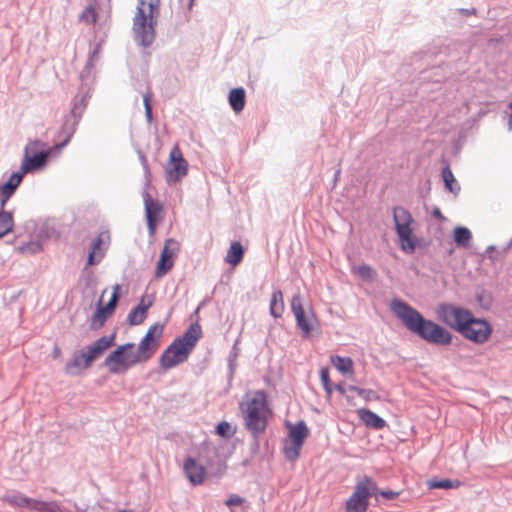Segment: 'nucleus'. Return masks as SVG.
<instances>
[{"instance_id": "nucleus-1", "label": "nucleus", "mask_w": 512, "mask_h": 512, "mask_svg": "<svg viewBox=\"0 0 512 512\" xmlns=\"http://www.w3.org/2000/svg\"><path fill=\"white\" fill-rule=\"evenodd\" d=\"M163 333L164 325L154 323L141 339L135 352L132 351L133 343L120 345L105 358L104 366L110 374H123L129 368L147 362L159 349Z\"/></svg>"}, {"instance_id": "nucleus-2", "label": "nucleus", "mask_w": 512, "mask_h": 512, "mask_svg": "<svg viewBox=\"0 0 512 512\" xmlns=\"http://www.w3.org/2000/svg\"><path fill=\"white\" fill-rule=\"evenodd\" d=\"M390 308L409 331L417 334L423 340L442 346L452 343V334L446 328L432 320L425 319L406 302L400 299H393Z\"/></svg>"}, {"instance_id": "nucleus-3", "label": "nucleus", "mask_w": 512, "mask_h": 512, "mask_svg": "<svg viewBox=\"0 0 512 512\" xmlns=\"http://www.w3.org/2000/svg\"><path fill=\"white\" fill-rule=\"evenodd\" d=\"M201 336L200 325L191 324L182 336L175 338L163 351L159 358L160 367L163 370H169L186 362Z\"/></svg>"}, {"instance_id": "nucleus-4", "label": "nucleus", "mask_w": 512, "mask_h": 512, "mask_svg": "<svg viewBox=\"0 0 512 512\" xmlns=\"http://www.w3.org/2000/svg\"><path fill=\"white\" fill-rule=\"evenodd\" d=\"M241 409L247 429L256 436L262 434L272 416L267 394L263 390L248 393Z\"/></svg>"}, {"instance_id": "nucleus-5", "label": "nucleus", "mask_w": 512, "mask_h": 512, "mask_svg": "<svg viewBox=\"0 0 512 512\" xmlns=\"http://www.w3.org/2000/svg\"><path fill=\"white\" fill-rule=\"evenodd\" d=\"M158 15L159 8L157 4L152 2L146 3L144 0L138 1L137 11L133 20V30L144 46L150 45L154 40V26Z\"/></svg>"}, {"instance_id": "nucleus-6", "label": "nucleus", "mask_w": 512, "mask_h": 512, "mask_svg": "<svg viewBox=\"0 0 512 512\" xmlns=\"http://www.w3.org/2000/svg\"><path fill=\"white\" fill-rule=\"evenodd\" d=\"M393 218L401 249L407 253L414 252L417 239L413 234L414 220L411 214L403 207H396L393 210Z\"/></svg>"}, {"instance_id": "nucleus-7", "label": "nucleus", "mask_w": 512, "mask_h": 512, "mask_svg": "<svg viewBox=\"0 0 512 512\" xmlns=\"http://www.w3.org/2000/svg\"><path fill=\"white\" fill-rule=\"evenodd\" d=\"M435 314L439 321L458 333L473 315L470 310L450 303H440L436 307Z\"/></svg>"}, {"instance_id": "nucleus-8", "label": "nucleus", "mask_w": 512, "mask_h": 512, "mask_svg": "<svg viewBox=\"0 0 512 512\" xmlns=\"http://www.w3.org/2000/svg\"><path fill=\"white\" fill-rule=\"evenodd\" d=\"M377 485L368 476L357 482L354 492L347 499L345 512H366L369 505V497L376 494Z\"/></svg>"}, {"instance_id": "nucleus-9", "label": "nucleus", "mask_w": 512, "mask_h": 512, "mask_svg": "<svg viewBox=\"0 0 512 512\" xmlns=\"http://www.w3.org/2000/svg\"><path fill=\"white\" fill-rule=\"evenodd\" d=\"M47 144L41 140L30 141L24 151V158L21 164L23 173H30L42 168L49 156Z\"/></svg>"}, {"instance_id": "nucleus-10", "label": "nucleus", "mask_w": 512, "mask_h": 512, "mask_svg": "<svg viewBox=\"0 0 512 512\" xmlns=\"http://www.w3.org/2000/svg\"><path fill=\"white\" fill-rule=\"evenodd\" d=\"M291 311L296 319L297 327L301 330L304 337L311 334L312 331L318 328L319 321L315 311L309 308L307 311L304 309L299 294L292 297Z\"/></svg>"}, {"instance_id": "nucleus-11", "label": "nucleus", "mask_w": 512, "mask_h": 512, "mask_svg": "<svg viewBox=\"0 0 512 512\" xmlns=\"http://www.w3.org/2000/svg\"><path fill=\"white\" fill-rule=\"evenodd\" d=\"M188 172V162L178 145H174L170 151L169 159L165 167V178L168 183L181 181Z\"/></svg>"}, {"instance_id": "nucleus-12", "label": "nucleus", "mask_w": 512, "mask_h": 512, "mask_svg": "<svg viewBox=\"0 0 512 512\" xmlns=\"http://www.w3.org/2000/svg\"><path fill=\"white\" fill-rule=\"evenodd\" d=\"M459 334L471 342L482 344L490 338L492 327L486 320L475 318L474 315H472Z\"/></svg>"}, {"instance_id": "nucleus-13", "label": "nucleus", "mask_w": 512, "mask_h": 512, "mask_svg": "<svg viewBox=\"0 0 512 512\" xmlns=\"http://www.w3.org/2000/svg\"><path fill=\"white\" fill-rule=\"evenodd\" d=\"M115 335L103 336L96 340L92 345L82 350L84 360L83 369L91 367L92 363L100 358L102 354L114 344Z\"/></svg>"}, {"instance_id": "nucleus-14", "label": "nucleus", "mask_w": 512, "mask_h": 512, "mask_svg": "<svg viewBox=\"0 0 512 512\" xmlns=\"http://www.w3.org/2000/svg\"><path fill=\"white\" fill-rule=\"evenodd\" d=\"M114 291L108 303L105 306H98L95 313L91 317L90 328L93 330L100 329L106 322V320L112 316L118 298H119V285L114 286Z\"/></svg>"}, {"instance_id": "nucleus-15", "label": "nucleus", "mask_w": 512, "mask_h": 512, "mask_svg": "<svg viewBox=\"0 0 512 512\" xmlns=\"http://www.w3.org/2000/svg\"><path fill=\"white\" fill-rule=\"evenodd\" d=\"M145 214L149 233L153 235L156 231L158 223L162 220L163 205L154 200L149 193H145L144 197Z\"/></svg>"}, {"instance_id": "nucleus-16", "label": "nucleus", "mask_w": 512, "mask_h": 512, "mask_svg": "<svg viewBox=\"0 0 512 512\" xmlns=\"http://www.w3.org/2000/svg\"><path fill=\"white\" fill-rule=\"evenodd\" d=\"M3 499L7 504L11 506L29 508L37 511H47L49 510L50 506V504L47 502L29 498L20 492L7 494Z\"/></svg>"}, {"instance_id": "nucleus-17", "label": "nucleus", "mask_w": 512, "mask_h": 512, "mask_svg": "<svg viewBox=\"0 0 512 512\" xmlns=\"http://www.w3.org/2000/svg\"><path fill=\"white\" fill-rule=\"evenodd\" d=\"M110 240L108 231H102L98 234L92 243L91 251L88 256L89 265H95L100 262L110 244Z\"/></svg>"}, {"instance_id": "nucleus-18", "label": "nucleus", "mask_w": 512, "mask_h": 512, "mask_svg": "<svg viewBox=\"0 0 512 512\" xmlns=\"http://www.w3.org/2000/svg\"><path fill=\"white\" fill-rule=\"evenodd\" d=\"M25 173L21 170L20 172H14L10 175L6 183L0 186V207L4 209L7 201L15 193L18 186L23 180Z\"/></svg>"}, {"instance_id": "nucleus-19", "label": "nucleus", "mask_w": 512, "mask_h": 512, "mask_svg": "<svg viewBox=\"0 0 512 512\" xmlns=\"http://www.w3.org/2000/svg\"><path fill=\"white\" fill-rule=\"evenodd\" d=\"M184 471L191 484L201 485L204 483L206 478V468L199 464L195 459L188 458L185 460Z\"/></svg>"}, {"instance_id": "nucleus-20", "label": "nucleus", "mask_w": 512, "mask_h": 512, "mask_svg": "<svg viewBox=\"0 0 512 512\" xmlns=\"http://www.w3.org/2000/svg\"><path fill=\"white\" fill-rule=\"evenodd\" d=\"M173 243H174L173 239H168L165 242V246L161 252L159 261L157 263V269H156V274H155L157 278L163 277L173 267L174 253L172 250L169 249V245L173 244Z\"/></svg>"}, {"instance_id": "nucleus-21", "label": "nucleus", "mask_w": 512, "mask_h": 512, "mask_svg": "<svg viewBox=\"0 0 512 512\" xmlns=\"http://www.w3.org/2000/svg\"><path fill=\"white\" fill-rule=\"evenodd\" d=\"M358 415L361 421L370 428L373 429H383L386 425V422L383 418L378 416L376 413L369 409H359Z\"/></svg>"}, {"instance_id": "nucleus-22", "label": "nucleus", "mask_w": 512, "mask_h": 512, "mask_svg": "<svg viewBox=\"0 0 512 512\" xmlns=\"http://www.w3.org/2000/svg\"><path fill=\"white\" fill-rule=\"evenodd\" d=\"M309 435V430L303 421L296 423L295 425L289 424V440L296 442L297 446H303L305 439Z\"/></svg>"}, {"instance_id": "nucleus-23", "label": "nucleus", "mask_w": 512, "mask_h": 512, "mask_svg": "<svg viewBox=\"0 0 512 512\" xmlns=\"http://www.w3.org/2000/svg\"><path fill=\"white\" fill-rule=\"evenodd\" d=\"M245 253V249L242 246V244L238 241H234L231 243L227 254L225 256V261L232 265L233 267H236L241 263L243 260V256Z\"/></svg>"}, {"instance_id": "nucleus-24", "label": "nucleus", "mask_w": 512, "mask_h": 512, "mask_svg": "<svg viewBox=\"0 0 512 512\" xmlns=\"http://www.w3.org/2000/svg\"><path fill=\"white\" fill-rule=\"evenodd\" d=\"M229 104L236 113L241 112L245 107V90L243 88H234L230 91Z\"/></svg>"}, {"instance_id": "nucleus-25", "label": "nucleus", "mask_w": 512, "mask_h": 512, "mask_svg": "<svg viewBox=\"0 0 512 512\" xmlns=\"http://www.w3.org/2000/svg\"><path fill=\"white\" fill-rule=\"evenodd\" d=\"M453 238L457 246L469 248L472 240L471 231L464 226H457L453 230Z\"/></svg>"}, {"instance_id": "nucleus-26", "label": "nucleus", "mask_w": 512, "mask_h": 512, "mask_svg": "<svg viewBox=\"0 0 512 512\" xmlns=\"http://www.w3.org/2000/svg\"><path fill=\"white\" fill-rule=\"evenodd\" d=\"M269 309H270V314L274 318L282 317L284 310H285V305H284V301H283V294L280 290L274 291L272 293Z\"/></svg>"}, {"instance_id": "nucleus-27", "label": "nucleus", "mask_w": 512, "mask_h": 512, "mask_svg": "<svg viewBox=\"0 0 512 512\" xmlns=\"http://www.w3.org/2000/svg\"><path fill=\"white\" fill-rule=\"evenodd\" d=\"M333 366L342 374H353V360L349 357H341L338 355H333L330 358Z\"/></svg>"}, {"instance_id": "nucleus-28", "label": "nucleus", "mask_w": 512, "mask_h": 512, "mask_svg": "<svg viewBox=\"0 0 512 512\" xmlns=\"http://www.w3.org/2000/svg\"><path fill=\"white\" fill-rule=\"evenodd\" d=\"M13 226L14 221L12 214L2 209L0 212V237L10 233L13 229Z\"/></svg>"}, {"instance_id": "nucleus-29", "label": "nucleus", "mask_w": 512, "mask_h": 512, "mask_svg": "<svg viewBox=\"0 0 512 512\" xmlns=\"http://www.w3.org/2000/svg\"><path fill=\"white\" fill-rule=\"evenodd\" d=\"M461 482L459 480L451 481L449 479L441 480H429L427 486L429 489H453L460 487Z\"/></svg>"}, {"instance_id": "nucleus-30", "label": "nucleus", "mask_w": 512, "mask_h": 512, "mask_svg": "<svg viewBox=\"0 0 512 512\" xmlns=\"http://www.w3.org/2000/svg\"><path fill=\"white\" fill-rule=\"evenodd\" d=\"M301 449L302 446H297L296 442L289 439L284 442L283 451L285 457L290 461H295L299 457Z\"/></svg>"}, {"instance_id": "nucleus-31", "label": "nucleus", "mask_w": 512, "mask_h": 512, "mask_svg": "<svg viewBox=\"0 0 512 512\" xmlns=\"http://www.w3.org/2000/svg\"><path fill=\"white\" fill-rule=\"evenodd\" d=\"M98 20V13L93 5L87 6L79 15V21L85 24H95Z\"/></svg>"}, {"instance_id": "nucleus-32", "label": "nucleus", "mask_w": 512, "mask_h": 512, "mask_svg": "<svg viewBox=\"0 0 512 512\" xmlns=\"http://www.w3.org/2000/svg\"><path fill=\"white\" fill-rule=\"evenodd\" d=\"M84 360L82 357V352H80L78 355H75L73 359L67 363L65 366V372L67 374H76L77 369H83Z\"/></svg>"}, {"instance_id": "nucleus-33", "label": "nucleus", "mask_w": 512, "mask_h": 512, "mask_svg": "<svg viewBox=\"0 0 512 512\" xmlns=\"http://www.w3.org/2000/svg\"><path fill=\"white\" fill-rule=\"evenodd\" d=\"M147 316V312L142 307H135L128 315V320L132 325L141 324Z\"/></svg>"}, {"instance_id": "nucleus-34", "label": "nucleus", "mask_w": 512, "mask_h": 512, "mask_svg": "<svg viewBox=\"0 0 512 512\" xmlns=\"http://www.w3.org/2000/svg\"><path fill=\"white\" fill-rule=\"evenodd\" d=\"M353 271L364 280H370L374 276V270L365 264L355 267Z\"/></svg>"}, {"instance_id": "nucleus-35", "label": "nucleus", "mask_w": 512, "mask_h": 512, "mask_svg": "<svg viewBox=\"0 0 512 512\" xmlns=\"http://www.w3.org/2000/svg\"><path fill=\"white\" fill-rule=\"evenodd\" d=\"M320 379L325 391L327 392L328 395H330L332 393V388L330 385V376L328 368H322L320 370Z\"/></svg>"}, {"instance_id": "nucleus-36", "label": "nucleus", "mask_w": 512, "mask_h": 512, "mask_svg": "<svg viewBox=\"0 0 512 512\" xmlns=\"http://www.w3.org/2000/svg\"><path fill=\"white\" fill-rule=\"evenodd\" d=\"M335 389L340 392L342 395L346 394L347 391L356 392L359 396H364L367 393V390L358 388L356 386L350 385L347 388H345L342 384H338ZM368 393H371V391H368Z\"/></svg>"}, {"instance_id": "nucleus-37", "label": "nucleus", "mask_w": 512, "mask_h": 512, "mask_svg": "<svg viewBox=\"0 0 512 512\" xmlns=\"http://www.w3.org/2000/svg\"><path fill=\"white\" fill-rule=\"evenodd\" d=\"M151 100H152V93L149 91V92H147L143 96V102H144V107H145V115H146V118H147L148 122H151V120H152Z\"/></svg>"}, {"instance_id": "nucleus-38", "label": "nucleus", "mask_w": 512, "mask_h": 512, "mask_svg": "<svg viewBox=\"0 0 512 512\" xmlns=\"http://www.w3.org/2000/svg\"><path fill=\"white\" fill-rule=\"evenodd\" d=\"M216 430H217V433L222 437H231L234 433L231 430V425L226 421L220 422L218 424Z\"/></svg>"}, {"instance_id": "nucleus-39", "label": "nucleus", "mask_w": 512, "mask_h": 512, "mask_svg": "<svg viewBox=\"0 0 512 512\" xmlns=\"http://www.w3.org/2000/svg\"><path fill=\"white\" fill-rule=\"evenodd\" d=\"M442 177H443L446 187L452 192L453 191L452 183L455 182V178H454L452 171L448 167L443 169Z\"/></svg>"}, {"instance_id": "nucleus-40", "label": "nucleus", "mask_w": 512, "mask_h": 512, "mask_svg": "<svg viewBox=\"0 0 512 512\" xmlns=\"http://www.w3.org/2000/svg\"><path fill=\"white\" fill-rule=\"evenodd\" d=\"M244 503V498L240 497L239 495L232 494L230 497L225 501V504L228 507L232 506H238Z\"/></svg>"}, {"instance_id": "nucleus-41", "label": "nucleus", "mask_w": 512, "mask_h": 512, "mask_svg": "<svg viewBox=\"0 0 512 512\" xmlns=\"http://www.w3.org/2000/svg\"><path fill=\"white\" fill-rule=\"evenodd\" d=\"M41 245L39 243H30L23 247H21V251L23 253H36L41 250Z\"/></svg>"}, {"instance_id": "nucleus-42", "label": "nucleus", "mask_w": 512, "mask_h": 512, "mask_svg": "<svg viewBox=\"0 0 512 512\" xmlns=\"http://www.w3.org/2000/svg\"><path fill=\"white\" fill-rule=\"evenodd\" d=\"M379 494L386 499L392 500V499L397 498L400 493L397 491H392V490H383V491H380Z\"/></svg>"}, {"instance_id": "nucleus-43", "label": "nucleus", "mask_w": 512, "mask_h": 512, "mask_svg": "<svg viewBox=\"0 0 512 512\" xmlns=\"http://www.w3.org/2000/svg\"><path fill=\"white\" fill-rule=\"evenodd\" d=\"M152 300L148 299L146 302V299L143 297L137 307H142L145 312L151 307Z\"/></svg>"}, {"instance_id": "nucleus-44", "label": "nucleus", "mask_w": 512, "mask_h": 512, "mask_svg": "<svg viewBox=\"0 0 512 512\" xmlns=\"http://www.w3.org/2000/svg\"><path fill=\"white\" fill-rule=\"evenodd\" d=\"M432 215L434 218L436 219H439L441 221H444L445 220V217L443 216L442 212L440 211L439 208H435L432 212Z\"/></svg>"}, {"instance_id": "nucleus-45", "label": "nucleus", "mask_w": 512, "mask_h": 512, "mask_svg": "<svg viewBox=\"0 0 512 512\" xmlns=\"http://www.w3.org/2000/svg\"><path fill=\"white\" fill-rule=\"evenodd\" d=\"M61 356H62V351H61L60 347H58L57 345L54 346V348H53V357L55 359H58V358H61Z\"/></svg>"}]
</instances>
